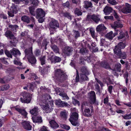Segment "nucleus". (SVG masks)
I'll return each instance as SVG.
<instances>
[{"mask_svg": "<svg viewBox=\"0 0 131 131\" xmlns=\"http://www.w3.org/2000/svg\"><path fill=\"white\" fill-rule=\"evenodd\" d=\"M123 26L122 24L119 22V20H118L117 21L114 22L113 27L115 29L117 28H122Z\"/></svg>", "mask_w": 131, "mask_h": 131, "instance_id": "24", "label": "nucleus"}, {"mask_svg": "<svg viewBox=\"0 0 131 131\" xmlns=\"http://www.w3.org/2000/svg\"><path fill=\"white\" fill-rule=\"evenodd\" d=\"M49 28L50 34L53 35L56 32V29L59 28V24L58 21L54 19H52L49 24Z\"/></svg>", "mask_w": 131, "mask_h": 131, "instance_id": "3", "label": "nucleus"}, {"mask_svg": "<svg viewBox=\"0 0 131 131\" xmlns=\"http://www.w3.org/2000/svg\"><path fill=\"white\" fill-rule=\"evenodd\" d=\"M76 72L77 74L76 76V77L75 79V82H77L79 81V73L78 72L77 70V69Z\"/></svg>", "mask_w": 131, "mask_h": 131, "instance_id": "61", "label": "nucleus"}, {"mask_svg": "<svg viewBox=\"0 0 131 131\" xmlns=\"http://www.w3.org/2000/svg\"><path fill=\"white\" fill-rule=\"evenodd\" d=\"M90 100V103L92 104H94L96 102V98L95 94V92L93 91H91L89 94Z\"/></svg>", "mask_w": 131, "mask_h": 131, "instance_id": "13", "label": "nucleus"}, {"mask_svg": "<svg viewBox=\"0 0 131 131\" xmlns=\"http://www.w3.org/2000/svg\"><path fill=\"white\" fill-rule=\"evenodd\" d=\"M41 108L43 110L44 112L47 113H50L53 110V108L52 106L50 105H42L41 104Z\"/></svg>", "mask_w": 131, "mask_h": 131, "instance_id": "9", "label": "nucleus"}, {"mask_svg": "<svg viewBox=\"0 0 131 131\" xmlns=\"http://www.w3.org/2000/svg\"><path fill=\"white\" fill-rule=\"evenodd\" d=\"M121 10L124 14L131 13V5L128 3H126L125 5L121 9Z\"/></svg>", "mask_w": 131, "mask_h": 131, "instance_id": "7", "label": "nucleus"}, {"mask_svg": "<svg viewBox=\"0 0 131 131\" xmlns=\"http://www.w3.org/2000/svg\"><path fill=\"white\" fill-rule=\"evenodd\" d=\"M81 71L82 73V74H85L87 75L89 74V71L86 67H82L81 69Z\"/></svg>", "mask_w": 131, "mask_h": 131, "instance_id": "36", "label": "nucleus"}, {"mask_svg": "<svg viewBox=\"0 0 131 131\" xmlns=\"http://www.w3.org/2000/svg\"><path fill=\"white\" fill-rule=\"evenodd\" d=\"M87 18L88 20L93 21L96 24L101 21L100 15L97 14H93L92 15H88L87 16Z\"/></svg>", "mask_w": 131, "mask_h": 131, "instance_id": "6", "label": "nucleus"}, {"mask_svg": "<svg viewBox=\"0 0 131 131\" xmlns=\"http://www.w3.org/2000/svg\"><path fill=\"white\" fill-rule=\"evenodd\" d=\"M54 79L57 83H62L67 78V76L64 72L60 69L54 71Z\"/></svg>", "mask_w": 131, "mask_h": 131, "instance_id": "2", "label": "nucleus"}, {"mask_svg": "<svg viewBox=\"0 0 131 131\" xmlns=\"http://www.w3.org/2000/svg\"><path fill=\"white\" fill-rule=\"evenodd\" d=\"M4 53L6 56L8 58H12L13 56L12 54H11V52L10 51L8 50L5 49L4 50Z\"/></svg>", "mask_w": 131, "mask_h": 131, "instance_id": "48", "label": "nucleus"}, {"mask_svg": "<svg viewBox=\"0 0 131 131\" xmlns=\"http://www.w3.org/2000/svg\"><path fill=\"white\" fill-rule=\"evenodd\" d=\"M121 49H124L126 46L125 43L123 42H121L119 43L117 45H116Z\"/></svg>", "mask_w": 131, "mask_h": 131, "instance_id": "50", "label": "nucleus"}, {"mask_svg": "<svg viewBox=\"0 0 131 131\" xmlns=\"http://www.w3.org/2000/svg\"><path fill=\"white\" fill-rule=\"evenodd\" d=\"M59 95L61 96L63 98V99L64 100H68L69 97L67 95V94L64 92H61L59 94Z\"/></svg>", "mask_w": 131, "mask_h": 131, "instance_id": "39", "label": "nucleus"}, {"mask_svg": "<svg viewBox=\"0 0 131 131\" xmlns=\"http://www.w3.org/2000/svg\"><path fill=\"white\" fill-rule=\"evenodd\" d=\"M35 84L34 83H29V89L30 90H31L32 91H33V90L35 88Z\"/></svg>", "mask_w": 131, "mask_h": 131, "instance_id": "56", "label": "nucleus"}, {"mask_svg": "<svg viewBox=\"0 0 131 131\" xmlns=\"http://www.w3.org/2000/svg\"><path fill=\"white\" fill-rule=\"evenodd\" d=\"M38 107H35L30 110V112L32 115L36 116L38 114Z\"/></svg>", "mask_w": 131, "mask_h": 131, "instance_id": "34", "label": "nucleus"}, {"mask_svg": "<svg viewBox=\"0 0 131 131\" xmlns=\"http://www.w3.org/2000/svg\"><path fill=\"white\" fill-rule=\"evenodd\" d=\"M73 50V48L71 47L66 46L63 50V52L66 56H69L71 55Z\"/></svg>", "mask_w": 131, "mask_h": 131, "instance_id": "8", "label": "nucleus"}, {"mask_svg": "<svg viewBox=\"0 0 131 131\" xmlns=\"http://www.w3.org/2000/svg\"><path fill=\"white\" fill-rule=\"evenodd\" d=\"M88 52V51L85 48H82L80 50V53L83 54H86Z\"/></svg>", "mask_w": 131, "mask_h": 131, "instance_id": "52", "label": "nucleus"}, {"mask_svg": "<svg viewBox=\"0 0 131 131\" xmlns=\"http://www.w3.org/2000/svg\"><path fill=\"white\" fill-rule=\"evenodd\" d=\"M73 31L74 33L73 35L75 36V38L77 39L80 36V33L79 31L73 30Z\"/></svg>", "mask_w": 131, "mask_h": 131, "instance_id": "53", "label": "nucleus"}, {"mask_svg": "<svg viewBox=\"0 0 131 131\" xmlns=\"http://www.w3.org/2000/svg\"><path fill=\"white\" fill-rule=\"evenodd\" d=\"M8 27L11 30L14 32H16L18 29V26L17 25H13L10 24H8Z\"/></svg>", "mask_w": 131, "mask_h": 131, "instance_id": "25", "label": "nucleus"}, {"mask_svg": "<svg viewBox=\"0 0 131 131\" xmlns=\"http://www.w3.org/2000/svg\"><path fill=\"white\" fill-rule=\"evenodd\" d=\"M51 127L53 128H56L59 127L58 124L54 120H52L49 122Z\"/></svg>", "mask_w": 131, "mask_h": 131, "instance_id": "27", "label": "nucleus"}, {"mask_svg": "<svg viewBox=\"0 0 131 131\" xmlns=\"http://www.w3.org/2000/svg\"><path fill=\"white\" fill-rule=\"evenodd\" d=\"M35 54L36 56H39L41 54V51L39 49H36L35 52Z\"/></svg>", "mask_w": 131, "mask_h": 131, "instance_id": "59", "label": "nucleus"}, {"mask_svg": "<svg viewBox=\"0 0 131 131\" xmlns=\"http://www.w3.org/2000/svg\"><path fill=\"white\" fill-rule=\"evenodd\" d=\"M121 68V64L119 63H117L113 69L118 72H120Z\"/></svg>", "mask_w": 131, "mask_h": 131, "instance_id": "45", "label": "nucleus"}, {"mask_svg": "<svg viewBox=\"0 0 131 131\" xmlns=\"http://www.w3.org/2000/svg\"><path fill=\"white\" fill-rule=\"evenodd\" d=\"M86 75H87L85 74H81L80 75V79L83 81L88 80L89 79Z\"/></svg>", "mask_w": 131, "mask_h": 131, "instance_id": "49", "label": "nucleus"}, {"mask_svg": "<svg viewBox=\"0 0 131 131\" xmlns=\"http://www.w3.org/2000/svg\"><path fill=\"white\" fill-rule=\"evenodd\" d=\"M100 65L101 67L105 69H110V67L109 64L106 62L103 61L101 62Z\"/></svg>", "mask_w": 131, "mask_h": 131, "instance_id": "29", "label": "nucleus"}, {"mask_svg": "<svg viewBox=\"0 0 131 131\" xmlns=\"http://www.w3.org/2000/svg\"><path fill=\"white\" fill-rule=\"evenodd\" d=\"M15 12H13L10 9V11H8V14L9 16L11 17H13L14 16V14Z\"/></svg>", "mask_w": 131, "mask_h": 131, "instance_id": "60", "label": "nucleus"}, {"mask_svg": "<svg viewBox=\"0 0 131 131\" xmlns=\"http://www.w3.org/2000/svg\"><path fill=\"white\" fill-rule=\"evenodd\" d=\"M118 56H119L120 58L123 59H125L126 58V54L125 52H124L121 51V53H120L118 54Z\"/></svg>", "mask_w": 131, "mask_h": 131, "instance_id": "46", "label": "nucleus"}, {"mask_svg": "<svg viewBox=\"0 0 131 131\" xmlns=\"http://www.w3.org/2000/svg\"><path fill=\"white\" fill-rule=\"evenodd\" d=\"M0 60L3 63L6 64H8V63L6 60L5 58H0Z\"/></svg>", "mask_w": 131, "mask_h": 131, "instance_id": "63", "label": "nucleus"}, {"mask_svg": "<svg viewBox=\"0 0 131 131\" xmlns=\"http://www.w3.org/2000/svg\"><path fill=\"white\" fill-rule=\"evenodd\" d=\"M125 65L126 70H129L130 71L131 70V66L130 63L127 61L125 63Z\"/></svg>", "mask_w": 131, "mask_h": 131, "instance_id": "51", "label": "nucleus"}, {"mask_svg": "<svg viewBox=\"0 0 131 131\" xmlns=\"http://www.w3.org/2000/svg\"><path fill=\"white\" fill-rule=\"evenodd\" d=\"M21 19L24 22L28 23L30 22V18L27 16L24 15L21 17Z\"/></svg>", "mask_w": 131, "mask_h": 131, "instance_id": "31", "label": "nucleus"}, {"mask_svg": "<svg viewBox=\"0 0 131 131\" xmlns=\"http://www.w3.org/2000/svg\"><path fill=\"white\" fill-rule=\"evenodd\" d=\"M90 31L92 37L94 38L95 37L94 29L93 28H91L90 29Z\"/></svg>", "mask_w": 131, "mask_h": 131, "instance_id": "58", "label": "nucleus"}, {"mask_svg": "<svg viewBox=\"0 0 131 131\" xmlns=\"http://www.w3.org/2000/svg\"><path fill=\"white\" fill-rule=\"evenodd\" d=\"M123 77L125 79V83L126 85H127L128 83V81L130 79V77H129L128 74L127 72H126L124 74Z\"/></svg>", "mask_w": 131, "mask_h": 131, "instance_id": "37", "label": "nucleus"}, {"mask_svg": "<svg viewBox=\"0 0 131 131\" xmlns=\"http://www.w3.org/2000/svg\"><path fill=\"white\" fill-rule=\"evenodd\" d=\"M95 88V90L99 94H100L102 92V90L101 88H100V87L98 83H96L94 85Z\"/></svg>", "mask_w": 131, "mask_h": 131, "instance_id": "40", "label": "nucleus"}, {"mask_svg": "<svg viewBox=\"0 0 131 131\" xmlns=\"http://www.w3.org/2000/svg\"><path fill=\"white\" fill-rule=\"evenodd\" d=\"M55 104L57 105H59L60 106L64 107L68 106V104L66 102H63L60 99L56 100L55 101Z\"/></svg>", "mask_w": 131, "mask_h": 131, "instance_id": "18", "label": "nucleus"}, {"mask_svg": "<svg viewBox=\"0 0 131 131\" xmlns=\"http://www.w3.org/2000/svg\"><path fill=\"white\" fill-rule=\"evenodd\" d=\"M95 79L96 81V83L99 84H100L101 87V90H102V88L104 86L103 83L100 80L98 79L97 78H95Z\"/></svg>", "mask_w": 131, "mask_h": 131, "instance_id": "55", "label": "nucleus"}, {"mask_svg": "<svg viewBox=\"0 0 131 131\" xmlns=\"http://www.w3.org/2000/svg\"><path fill=\"white\" fill-rule=\"evenodd\" d=\"M74 13L75 15H77L78 16L81 15L82 14L81 9L78 8H76L75 9Z\"/></svg>", "mask_w": 131, "mask_h": 131, "instance_id": "43", "label": "nucleus"}, {"mask_svg": "<svg viewBox=\"0 0 131 131\" xmlns=\"http://www.w3.org/2000/svg\"><path fill=\"white\" fill-rule=\"evenodd\" d=\"M121 49L120 48H119L116 46H115L114 49V54L118 56L120 53H121Z\"/></svg>", "mask_w": 131, "mask_h": 131, "instance_id": "35", "label": "nucleus"}, {"mask_svg": "<svg viewBox=\"0 0 131 131\" xmlns=\"http://www.w3.org/2000/svg\"><path fill=\"white\" fill-rule=\"evenodd\" d=\"M62 14L63 16L67 17L71 20L72 16L70 13L67 12H63L62 13Z\"/></svg>", "mask_w": 131, "mask_h": 131, "instance_id": "44", "label": "nucleus"}, {"mask_svg": "<svg viewBox=\"0 0 131 131\" xmlns=\"http://www.w3.org/2000/svg\"><path fill=\"white\" fill-rule=\"evenodd\" d=\"M48 43V42L46 39L43 40L42 45H41V47H44L45 49V50L46 49H47L46 46Z\"/></svg>", "mask_w": 131, "mask_h": 131, "instance_id": "54", "label": "nucleus"}, {"mask_svg": "<svg viewBox=\"0 0 131 131\" xmlns=\"http://www.w3.org/2000/svg\"><path fill=\"white\" fill-rule=\"evenodd\" d=\"M15 109L25 117L26 116L27 113L24 110L21 109L18 107H16Z\"/></svg>", "mask_w": 131, "mask_h": 131, "instance_id": "28", "label": "nucleus"}, {"mask_svg": "<svg viewBox=\"0 0 131 131\" xmlns=\"http://www.w3.org/2000/svg\"><path fill=\"white\" fill-rule=\"evenodd\" d=\"M11 40L10 41V43L12 46H15L16 44L17 43V40L16 37L14 36L13 37H12L11 39H10Z\"/></svg>", "mask_w": 131, "mask_h": 131, "instance_id": "26", "label": "nucleus"}, {"mask_svg": "<svg viewBox=\"0 0 131 131\" xmlns=\"http://www.w3.org/2000/svg\"><path fill=\"white\" fill-rule=\"evenodd\" d=\"M61 126L62 128L67 130H69L70 128V127L69 126L65 124L61 125Z\"/></svg>", "mask_w": 131, "mask_h": 131, "instance_id": "62", "label": "nucleus"}, {"mask_svg": "<svg viewBox=\"0 0 131 131\" xmlns=\"http://www.w3.org/2000/svg\"><path fill=\"white\" fill-rule=\"evenodd\" d=\"M51 98L50 96L48 95H46V96H44L43 97V99L40 101V105L41 106V104L42 105H48L49 101L48 99H50Z\"/></svg>", "mask_w": 131, "mask_h": 131, "instance_id": "10", "label": "nucleus"}, {"mask_svg": "<svg viewBox=\"0 0 131 131\" xmlns=\"http://www.w3.org/2000/svg\"><path fill=\"white\" fill-rule=\"evenodd\" d=\"M78 114L76 112H74L71 115L69 120L73 126L78 127L80 124L78 121Z\"/></svg>", "mask_w": 131, "mask_h": 131, "instance_id": "4", "label": "nucleus"}, {"mask_svg": "<svg viewBox=\"0 0 131 131\" xmlns=\"http://www.w3.org/2000/svg\"><path fill=\"white\" fill-rule=\"evenodd\" d=\"M123 117L125 119H131V113L125 115L123 116Z\"/></svg>", "mask_w": 131, "mask_h": 131, "instance_id": "57", "label": "nucleus"}, {"mask_svg": "<svg viewBox=\"0 0 131 131\" xmlns=\"http://www.w3.org/2000/svg\"><path fill=\"white\" fill-rule=\"evenodd\" d=\"M36 17L38 19L39 17H43L45 16V12L42 9L38 8L36 11Z\"/></svg>", "mask_w": 131, "mask_h": 131, "instance_id": "11", "label": "nucleus"}, {"mask_svg": "<svg viewBox=\"0 0 131 131\" xmlns=\"http://www.w3.org/2000/svg\"><path fill=\"white\" fill-rule=\"evenodd\" d=\"M106 37L110 40H112L113 37V32L112 31L107 33L105 35Z\"/></svg>", "mask_w": 131, "mask_h": 131, "instance_id": "42", "label": "nucleus"}, {"mask_svg": "<svg viewBox=\"0 0 131 131\" xmlns=\"http://www.w3.org/2000/svg\"><path fill=\"white\" fill-rule=\"evenodd\" d=\"M21 124L24 129L28 130L31 129L32 126L29 122L24 121Z\"/></svg>", "mask_w": 131, "mask_h": 131, "instance_id": "17", "label": "nucleus"}, {"mask_svg": "<svg viewBox=\"0 0 131 131\" xmlns=\"http://www.w3.org/2000/svg\"><path fill=\"white\" fill-rule=\"evenodd\" d=\"M93 4L91 2L85 1L84 2V7L85 9L93 7Z\"/></svg>", "mask_w": 131, "mask_h": 131, "instance_id": "22", "label": "nucleus"}, {"mask_svg": "<svg viewBox=\"0 0 131 131\" xmlns=\"http://www.w3.org/2000/svg\"><path fill=\"white\" fill-rule=\"evenodd\" d=\"M114 10L112 7L106 6L104 8L103 12L105 15H108L113 12Z\"/></svg>", "mask_w": 131, "mask_h": 131, "instance_id": "19", "label": "nucleus"}, {"mask_svg": "<svg viewBox=\"0 0 131 131\" xmlns=\"http://www.w3.org/2000/svg\"><path fill=\"white\" fill-rule=\"evenodd\" d=\"M68 112L65 110L63 111H62L60 113V115L61 117L64 120H66L67 117Z\"/></svg>", "mask_w": 131, "mask_h": 131, "instance_id": "32", "label": "nucleus"}, {"mask_svg": "<svg viewBox=\"0 0 131 131\" xmlns=\"http://www.w3.org/2000/svg\"><path fill=\"white\" fill-rule=\"evenodd\" d=\"M35 9V7L34 6H30L29 8V11L31 15L34 16H35V15L34 12Z\"/></svg>", "mask_w": 131, "mask_h": 131, "instance_id": "41", "label": "nucleus"}, {"mask_svg": "<svg viewBox=\"0 0 131 131\" xmlns=\"http://www.w3.org/2000/svg\"><path fill=\"white\" fill-rule=\"evenodd\" d=\"M129 36L127 32H124L121 31L119 33V35L117 37L118 40H121L123 39L124 40L127 39L128 38Z\"/></svg>", "mask_w": 131, "mask_h": 131, "instance_id": "12", "label": "nucleus"}, {"mask_svg": "<svg viewBox=\"0 0 131 131\" xmlns=\"http://www.w3.org/2000/svg\"><path fill=\"white\" fill-rule=\"evenodd\" d=\"M48 59L50 60L51 63H54L60 62L61 60V58L60 57L53 55L49 57Z\"/></svg>", "mask_w": 131, "mask_h": 131, "instance_id": "14", "label": "nucleus"}, {"mask_svg": "<svg viewBox=\"0 0 131 131\" xmlns=\"http://www.w3.org/2000/svg\"><path fill=\"white\" fill-rule=\"evenodd\" d=\"M51 47L54 52L59 53V49L56 45L52 44L51 45Z\"/></svg>", "mask_w": 131, "mask_h": 131, "instance_id": "38", "label": "nucleus"}, {"mask_svg": "<svg viewBox=\"0 0 131 131\" xmlns=\"http://www.w3.org/2000/svg\"><path fill=\"white\" fill-rule=\"evenodd\" d=\"M21 95L20 100L22 103H28L30 102L31 97L29 93L23 92L21 93Z\"/></svg>", "mask_w": 131, "mask_h": 131, "instance_id": "5", "label": "nucleus"}, {"mask_svg": "<svg viewBox=\"0 0 131 131\" xmlns=\"http://www.w3.org/2000/svg\"><path fill=\"white\" fill-rule=\"evenodd\" d=\"M11 54L15 57L18 55L20 56L21 53L20 51L15 48H13L10 50Z\"/></svg>", "mask_w": 131, "mask_h": 131, "instance_id": "21", "label": "nucleus"}, {"mask_svg": "<svg viewBox=\"0 0 131 131\" xmlns=\"http://www.w3.org/2000/svg\"><path fill=\"white\" fill-rule=\"evenodd\" d=\"M93 106L86 102H83L81 105V110L84 115L86 117L92 116L93 113Z\"/></svg>", "mask_w": 131, "mask_h": 131, "instance_id": "1", "label": "nucleus"}, {"mask_svg": "<svg viewBox=\"0 0 131 131\" xmlns=\"http://www.w3.org/2000/svg\"><path fill=\"white\" fill-rule=\"evenodd\" d=\"M106 28L103 24H101L98 25L96 28V31L97 32L100 33H102L104 31H105Z\"/></svg>", "mask_w": 131, "mask_h": 131, "instance_id": "15", "label": "nucleus"}, {"mask_svg": "<svg viewBox=\"0 0 131 131\" xmlns=\"http://www.w3.org/2000/svg\"><path fill=\"white\" fill-rule=\"evenodd\" d=\"M28 59L29 62L32 64H35L36 61V58L33 55L28 57Z\"/></svg>", "mask_w": 131, "mask_h": 131, "instance_id": "30", "label": "nucleus"}, {"mask_svg": "<svg viewBox=\"0 0 131 131\" xmlns=\"http://www.w3.org/2000/svg\"><path fill=\"white\" fill-rule=\"evenodd\" d=\"M39 131H49L47 127L43 126L41 127Z\"/></svg>", "mask_w": 131, "mask_h": 131, "instance_id": "64", "label": "nucleus"}, {"mask_svg": "<svg viewBox=\"0 0 131 131\" xmlns=\"http://www.w3.org/2000/svg\"><path fill=\"white\" fill-rule=\"evenodd\" d=\"M5 36L8 38L11 39L14 36L12 32L10 30H7L5 32Z\"/></svg>", "mask_w": 131, "mask_h": 131, "instance_id": "23", "label": "nucleus"}, {"mask_svg": "<svg viewBox=\"0 0 131 131\" xmlns=\"http://www.w3.org/2000/svg\"><path fill=\"white\" fill-rule=\"evenodd\" d=\"M32 119L33 122L35 123H41L42 121L41 117L33 116L32 117Z\"/></svg>", "mask_w": 131, "mask_h": 131, "instance_id": "33", "label": "nucleus"}, {"mask_svg": "<svg viewBox=\"0 0 131 131\" xmlns=\"http://www.w3.org/2000/svg\"><path fill=\"white\" fill-rule=\"evenodd\" d=\"M10 10L12 11L13 12L16 14L18 12L17 8L16 6L14 4H13L11 7Z\"/></svg>", "mask_w": 131, "mask_h": 131, "instance_id": "47", "label": "nucleus"}, {"mask_svg": "<svg viewBox=\"0 0 131 131\" xmlns=\"http://www.w3.org/2000/svg\"><path fill=\"white\" fill-rule=\"evenodd\" d=\"M24 52L26 56H27V58L33 55L32 52V47H30L25 49Z\"/></svg>", "mask_w": 131, "mask_h": 131, "instance_id": "20", "label": "nucleus"}, {"mask_svg": "<svg viewBox=\"0 0 131 131\" xmlns=\"http://www.w3.org/2000/svg\"><path fill=\"white\" fill-rule=\"evenodd\" d=\"M46 56H41L40 58L39 59L41 64L44 67V69H46L50 67L49 65L47 66L45 64L46 60H45Z\"/></svg>", "mask_w": 131, "mask_h": 131, "instance_id": "16", "label": "nucleus"}]
</instances>
